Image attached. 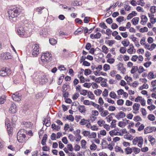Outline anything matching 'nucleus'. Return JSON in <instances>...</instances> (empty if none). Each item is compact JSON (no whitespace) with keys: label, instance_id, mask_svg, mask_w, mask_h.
<instances>
[{"label":"nucleus","instance_id":"nucleus-1","mask_svg":"<svg viewBox=\"0 0 156 156\" xmlns=\"http://www.w3.org/2000/svg\"><path fill=\"white\" fill-rule=\"evenodd\" d=\"M27 133V131L24 129H21L18 131L17 138L19 142L23 143L25 142L26 139V135Z\"/></svg>","mask_w":156,"mask_h":156},{"label":"nucleus","instance_id":"nucleus-2","mask_svg":"<svg viewBox=\"0 0 156 156\" xmlns=\"http://www.w3.org/2000/svg\"><path fill=\"white\" fill-rule=\"evenodd\" d=\"M21 11V9L19 7H16L9 9L8 11V16L9 19L10 17L14 18L17 17Z\"/></svg>","mask_w":156,"mask_h":156},{"label":"nucleus","instance_id":"nucleus-3","mask_svg":"<svg viewBox=\"0 0 156 156\" xmlns=\"http://www.w3.org/2000/svg\"><path fill=\"white\" fill-rule=\"evenodd\" d=\"M17 32L18 35L21 37H28L30 36V34H27L24 26L18 27L17 29Z\"/></svg>","mask_w":156,"mask_h":156},{"label":"nucleus","instance_id":"nucleus-4","mask_svg":"<svg viewBox=\"0 0 156 156\" xmlns=\"http://www.w3.org/2000/svg\"><path fill=\"white\" fill-rule=\"evenodd\" d=\"M52 55L50 53L46 52L43 53L41 56V60L44 63L48 62L51 58Z\"/></svg>","mask_w":156,"mask_h":156},{"label":"nucleus","instance_id":"nucleus-5","mask_svg":"<svg viewBox=\"0 0 156 156\" xmlns=\"http://www.w3.org/2000/svg\"><path fill=\"white\" fill-rule=\"evenodd\" d=\"M11 70L9 69L3 68L0 69V76H4L11 73Z\"/></svg>","mask_w":156,"mask_h":156},{"label":"nucleus","instance_id":"nucleus-6","mask_svg":"<svg viewBox=\"0 0 156 156\" xmlns=\"http://www.w3.org/2000/svg\"><path fill=\"white\" fill-rule=\"evenodd\" d=\"M32 52V55L35 57L37 56L39 53V46L37 44H35Z\"/></svg>","mask_w":156,"mask_h":156},{"label":"nucleus","instance_id":"nucleus-7","mask_svg":"<svg viewBox=\"0 0 156 156\" xmlns=\"http://www.w3.org/2000/svg\"><path fill=\"white\" fill-rule=\"evenodd\" d=\"M17 108L16 105L14 103H12L9 108V112L12 114H14L17 111Z\"/></svg>","mask_w":156,"mask_h":156},{"label":"nucleus","instance_id":"nucleus-8","mask_svg":"<svg viewBox=\"0 0 156 156\" xmlns=\"http://www.w3.org/2000/svg\"><path fill=\"white\" fill-rule=\"evenodd\" d=\"M5 124L7 127V130L8 134L9 135L12 134L13 131L12 128L11 126V125L9 123V122L8 119H6L5 122Z\"/></svg>","mask_w":156,"mask_h":156},{"label":"nucleus","instance_id":"nucleus-9","mask_svg":"<svg viewBox=\"0 0 156 156\" xmlns=\"http://www.w3.org/2000/svg\"><path fill=\"white\" fill-rule=\"evenodd\" d=\"M156 128L153 126H149L146 127L144 129V133L147 134L152 132L153 131H155Z\"/></svg>","mask_w":156,"mask_h":156},{"label":"nucleus","instance_id":"nucleus-10","mask_svg":"<svg viewBox=\"0 0 156 156\" xmlns=\"http://www.w3.org/2000/svg\"><path fill=\"white\" fill-rule=\"evenodd\" d=\"M12 97L14 101H20L21 99L20 95H19V93L17 92L13 94L12 95Z\"/></svg>","mask_w":156,"mask_h":156},{"label":"nucleus","instance_id":"nucleus-11","mask_svg":"<svg viewBox=\"0 0 156 156\" xmlns=\"http://www.w3.org/2000/svg\"><path fill=\"white\" fill-rule=\"evenodd\" d=\"M1 56L4 59H11L12 57L11 54L9 52L2 53L1 54Z\"/></svg>","mask_w":156,"mask_h":156},{"label":"nucleus","instance_id":"nucleus-12","mask_svg":"<svg viewBox=\"0 0 156 156\" xmlns=\"http://www.w3.org/2000/svg\"><path fill=\"white\" fill-rule=\"evenodd\" d=\"M109 133L112 136H113L114 135L122 136L123 135L120 132H118L115 129H113L110 131L109 132Z\"/></svg>","mask_w":156,"mask_h":156},{"label":"nucleus","instance_id":"nucleus-13","mask_svg":"<svg viewBox=\"0 0 156 156\" xmlns=\"http://www.w3.org/2000/svg\"><path fill=\"white\" fill-rule=\"evenodd\" d=\"M101 36V34L98 32L95 34H92L90 35V37L92 39H98L100 38Z\"/></svg>","mask_w":156,"mask_h":156},{"label":"nucleus","instance_id":"nucleus-14","mask_svg":"<svg viewBox=\"0 0 156 156\" xmlns=\"http://www.w3.org/2000/svg\"><path fill=\"white\" fill-rule=\"evenodd\" d=\"M126 116V114L123 112L121 111L118 113L116 116V118L118 119L124 118Z\"/></svg>","mask_w":156,"mask_h":156},{"label":"nucleus","instance_id":"nucleus-15","mask_svg":"<svg viewBox=\"0 0 156 156\" xmlns=\"http://www.w3.org/2000/svg\"><path fill=\"white\" fill-rule=\"evenodd\" d=\"M141 17L142 20L140 23L142 25H144L147 21V18L145 15H142Z\"/></svg>","mask_w":156,"mask_h":156},{"label":"nucleus","instance_id":"nucleus-16","mask_svg":"<svg viewBox=\"0 0 156 156\" xmlns=\"http://www.w3.org/2000/svg\"><path fill=\"white\" fill-rule=\"evenodd\" d=\"M78 110L81 113H85L86 112V109L84 105H79L78 107Z\"/></svg>","mask_w":156,"mask_h":156},{"label":"nucleus","instance_id":"nucleus-17","mask_svg":"<svg viewBox=\"0 0 156 156\" xmlns=\"http://www.w3.org/2000/svg\"><path fill=\"white\" fill-rule=\"evenodd\" d=\"M127 51L129 54H132L135 53L136 50L134 48V46L132 45V47H131L129 49H127Z\"/></svg>","mask_w":156,"mask_h":156},{"label":"nucleus","instance_id":"nucleus-18","mask_svg":"<svg viewBox=\"0 0 156 156\" xmlns=\"http://www.w3.org/2000/svg\"><path fill=\"white\" fill-rule=\"evenodd\" d=\"M140 106V105L139 104L135 103L133 105V108L135 111H137L139 110Z\"/></svg>","mask_w":156,"mask_h":156},{"label":"nucleus","instance_id":"nucleus-19","mask_svg":"<svg viewBox=\"0 0 156 156\" xmlns=\"http://www.w3.org/2000/svg\"><path fill=\"white\" fill-rule=\"evenodd\" d=\"M139 19V17H135L133 18L131 21L133 24L134 25H136L138 23Z\"/></svg>","mask_w":156,"mask_h":156},{"label":"nucleus","instance_id":"nucleus-20","mask_svg":"<svg viewBox=\"0 0 156 156\" xmlns=\"http://www.w3.org/2000/svg\"><path fill=\"white\" fill-rule=\"evenodd\" d=\"M138 146L141 147H142V144H143V140L142 137H138Z\"/></svg>","mask_w":156,"mask_h":156},{"label":"nucleus","instance_id":"nucleus-21","mask_svg":"<svg viewBox=\"0 0 156 156\" xmlns=\"http://www.w3.org/2000/svg\"><path fill=\"white\" fill-rule=\"evenodd\" d=\"M156 77V76L154 75L153 72H150L148 75V78L150 80Z\"/></svg>","mask_w":156,"mask_h":156},{"label":"nucleus","instance_id":"nucleus-22","mask_svg":"<svg viewBox=\"0 0 156 156\" xmlns=\"http://www.w3.org/2000/svg\"><path fill=\"white\" fill-rule=\"evenodd\" d=\"M44 6L40 7H37L36 9H34V11L36 10L37 12H38V14H41L42 13V10L44 9Z\"/></svg>","mask_w":156,"mask_h":156},{"label":"nucleus","instance_id":"nucleus-23","mask_svg":"<svg viewBox=\"0 0 156 156\" xmlns=\"http://www.w3.org/2000/svg\"><path fill=\"white\" fill-rule=\"evenodd\" d=\"M121 43L124 47H127L129 44V40L127 39L122 41Z\"/></svg>","mask_w":156,"mask_h":156},{"label":"nucleus","instance_id":"nucleus-24","mask_svg":"<svg viewBox=\"0 0 156 156\" xmlns=\"http://www.w3.org/2000/svg\"><path fill=\"white\" fill-rule=\"evenodd\" d=\"M88 122V120L85 119H83L81 120L80 122V124L81 125H84Z\"/></svg>","mask_w":156,"mask_h":156},{"label":"nucleus","instance_id":"nucleus-25","mask_svg":"<svg viewBox=\"0 0 156 156\" xmlns=\"http://www.w3.org/2000/svg\"><path fill=\"white\" fill-rule=\"evenodd\" d=\"M101 116L103 117H106L109 114V112L107 110H103L101 113Z\"/></svg>","mask_w":156,"mask_h":156},{"label":"nucleus","instance_id":"nucleus-26","mask_svg":"<svg viewBox=\"0 0 156 156\" xmlns=\"http://www.w3.org/2000/svg\"><path fill=\"white\" fill-rule=\"evenodd\" d=\"M51 128L52 129L58 131L61 128V127L59 126L56 125L55 124H52L51 125Z\"/></svg>","mask_w":156,"mask_h":156},{"label":"nucleus","instance_id":"nucleus-27","mask_svg":"<svg viewBox=\"0 0 156 156\" xmlns=\"http://www.w3.org/2000/svg\"><path fill=\"white\" fill-rule=\"evenodd\" d=\"M83 31V29L81 28H78L74 32V34L76 35H78L79 34H81Z\"/></svg>","mask_w":156,"mask_h":156},{"label":"nucleus","instance_id":"nucleus-28","mask_svg":"<svg viewBox=\"0 0 156 156\" xmlns=\"http://www.w3.org/2000/svg\"><path fill=\"white\" fill-rule=\"evenodd\" d=\"M6 96H2L0 97V104H2L4 103L6 100Z\"/></svg>","mask_w":156,"mask_h":156},{"label":"nucleus","instance_id":"nucleus-29","mask_svg":"<svg viewBox=\"0 0 156 156\" xmlns=\"http://www.w3.org/2000/svg\"><path fill=\"white\" fill-rule=\"evenodd\" d=\"M49 41L50 44L52 45L55 44L57 42L56 40L52 38H50Z\"/></svg>","mask_w":156,"mask_h":156},{"label":"nucleus","instance_id":"nucleus-30","mask_svg":"<svg viewBox=\"0 0 156 156\" xmlns=\"http://www.w3.org/2000/svg\"><path fill=\"white\" fill-rule=\"evenodd\" d=\"M148 140L151 143L154 144L155 142V139L151 136H149L148 137Z\"/></svg>","mask_w":156,"mask_h":156},{"label":"nucleus","instance_id":"nucleus-31","mask_svg":"<svg viewBox=\"0 0 156 156\" xmlns=\"http://www.w3.org/2000/svg\"><path fill=\"white\" fill-rule=\"evenodd\" d=\"M88 96L89 98L91 99H94V96L92 92L89 91L87 93Z\"/></svg>","mask_w":156,"mask_h":156},{"label":"nucleus","instance_id":"nucleus-32","mask_svg":"<svg viewBox=\"0 0 156 156\" xmlns=\"http://www.w3.org/2000/svg\"><path fill=\"white\" fill-rule=\"evenodd\" d=\"M138 70V68L137 66H133L131 70V73L132 74H133L136 72Z\"/></svg>","mask_w":156,"mask_h":156},{"label":"nucleus","instance_id":"nucleus-33","mask_svg":"<svg viewBox=\"0 0 156 156\" xmlns=\"http://www.w3.org/2000/svg\"><path fill=\"white\" fill-rule=\"evenodd\" d=\"M126 152L127 154H130L133 151V149L129 147H127L126 149Z\"/></svg>","mask_w":156,"mask_h":156},{"label":"nucleus","instance_id":"nucleus-34","mask_svg":"<svg viewBox=\"0 0 156 156\" xmlns=\"http://www.w3.org/2000/svg\"><path fill=\"white\" fill-rule=\"evenodd\" d=\"M147 118L149 120L151 121H153L155 119V116L153 115L152 114L149 115L148 116Z\"/></svg>","mask_w":156,"mask_h":156},{"label":"nucleus","instance_id":"nucleus-35","mask_svg":"<svg viewBox=\"0 0 156 156\" xmlns=\"http://www.w3.org/2000/svg\"><path fill=\"white\" fill-rule=\"evenodd\" d=\"M105 121L103 120H101L98 121L97 122L98 124L100 126H102L104 125Z\"/></svg>","mask_w":156,"mask_h":156},{"label":"nucleus","instance_id":"nucleus-36","mask_svg":"<svg viewBox=\"0 0 156 156\" xmlns=\"http://www.w3.org/2000/svg\"><path fill=\"white\" fill-rule=\"evenodd\" d=\"M102 51L105 54H107L108 52V48L105 45H103L102 47Z\"/></svg>","mask_w":156,"mask_h":156},{"label":"nucleus","instance_id":"nucleus-37","mask_svg":"<svg viewBox=\"0 0 156 156\" xmlns=\"http://www.w3.org/2000/svg\"><path fill=\"white\" fill-rule=\"evenodd\" d=\"M97 148V145L94 143H93L90 146V148L91 150L94 151L96 150Z\"/></svg>","mask_w":156,"mask_h":156},{"label":"nucleus","instance_id":"nucleus-38","mask_svg":"<svg viewBox=\"0 0 156 156\" xmlns=\"http://www.w3.org/2000/svg\"><path fill=\"white\" fill-rule=\"evenodd\" d=\"M102 91L100 89L95 90L94 91V94L97 96H99L102 93Z\"/></svg>","mask_w":156,"mask_h":156},{"label":"nucleus","instance_id":"nucleus-39","mask_svg":"<svg viewBox=\"0 0 156 156\" xmlns=\"http://www.w3.org/2000/svg\"><path fill=\"white\" fill-rule=\"evenodd\" d=\"M126 48L125 47H121L119 49V51L120 53L124 54L126 53Z\"/></svg>","mask_w":156,"mask_h":156},{"label":"nucleus","instance_id":"nucleus-40","mask_svg":"<svg viewBox=\"0 0 156 156\" xmlns=\"http://www.w3.org/2000/svg\"><path fill=\"white\" fill-rule=\"evenodd\" d=\"M96 133L95 132H92L91 133H90V135L88 137L89 138H94L96 137Z\"/></svg>","mask_w":156,"mask_h":156},{"label":"nucleus","instance_id":"nucleus-41","mask_svg":"<svg viewBox=\"0 0 156 156\" xmlns=\"http://www.w3.org/2000/svg\"><path fill=\"white\" fill-rule=\"evenodd\" d=\"M81 143L82 147L83 148L85 149V146L87 143L86 141L85 140H81Z\"/></svg>","mask_w":156,"mask_h":156},{"label":"nucleus","instance_id":"nucleus-42","mask_svg":"<svg viewBox=\"0 0 156 156\" xmlns=\"http://www.w3.org/2000/svg\"><path fill=\"white\" fill-rule=\"evenodd\" d=\"M109 96L112 98H115L116 97V95L114 92H111L109 94Z\"/></svg>","mask_w":156,"mask_h":156},{"label":"nucleus","instance_id":"nucleus-43","mask_svg":"<svg viewBox=\"0 0 156 156\" xmlns=\"http://www.w3.org/2000/svg\"><path fill=\"white\" fill-rule=\"evenodd\" d=\"M116 120L115 119L112 120L111 125L112 128H115L116 127Z\"/></svg>","mask_w":156,"mask_h":156},{"label":"nucleus","instance_id":"nucleus-44","mask_svg":"<svg viewBox=\"0 0 156 156\" xmlns=\"http://www.w3.org/2000/svg\"><path fill=\"white\" fill-rule=\"evenodd\" d=\"M91 71L89 69H86L84 70V74L86 76L89 75L91 73Z\"/></svg>","mask_w":156,"mask_h":156},{"label":"nucleus","instance_id":"nucleus-45","mask_svg":"<svg viewBox=\"0 0 156 156\" xmlns=\"http://www.w3.org/2000/svg\"><path fill=\"white\" fill-rule=\"evenodd\" d=\"M88 91L87 90H82L80 92V94L82 95L83 96H85L88 93Z\"/></svg>","mask_w":156,"mask_h":156},{"label":"nucleus","instance_id":"nucleus-46","mask_svg":"<svg viewBox=\"0 0 156 156\" xmlns=\"http://www.w3.org/2000/svg\"><path fill=\"white\" fill-rule=\"evenodd\" d=\"M66 118L68 120H69L71 121H73L74 120V117L72 115L67 116Z\"/></svg>","mask_w":156,"mask_h":156},{"label":"nucleus","instance_id":"nucleus-47","mask_svg":"<svg viewBox=\"0 0 156 156\" xmlns=\"http://www.w3.org/2000/svg\"><path fill=\"white\" fill-rule=\"evenodd\" d=\"M110 68L109 65L107 64H105L103 66L104 70L105 71H106L109 70L110 69Z\"/></svg>","mask_w":156,"mask_h":156},{"label":"nucleus","instance_id":"nucleus-48","mask_svg":"<svg viewBox=\"0 0 156 156\" xmlns=\"http://www.w3.org/2000/svg\"><path fill=\"white\" fill-rule=\"evenodd\" d=\"M97 108L99 110L100 113L104 110L103 106L101 105H98V106Z\"/></svg>","mask_w":156,"mask_h":156},{"label":"nucleus","instance_id":"nucleus-49","mask_svg":"<svg viewBox=\"0 0 156 156\" xmlns=\"http://www.w3.org/2000/svg\"><path fill=\"white\" fill-rule=\"evenodd\" d=\"M133 150V152L135 154L139 153L140 151V149L138 148L134 147Z\"/></svg>","mask_w":156,"mask_h":156},{"label":"nucleus","instance_id":"nucleus-50","mask_svg":"<svg viewBox=\"0 0 156 156\" xmlns=\"http://www.w3.org/2000/svg\"><path fill=\"white\" fill-rule=\"evenodd\" d=\"M151 12L153 13H154L156 11V6H153L151 7L150 9Z\"/></svg>","mask_w":156,"mask_h":156},{"label":"nucleus","instance_id":"nucleus-51","mask_svg":"<svg viewBox=\"0 0 156 156\" xmlns=\"http://www.w3.org/2000/svg\"><path fill=\"white\" fill-rule=\"evenodd\" d=\"M124 137L125 138L129 140H132L133 139L132 136L130 135H125Z\"/></svg>","mask_w":156,"mask_h":156},{"label":"nucleus","instance_id":"nucleus-52","mask_svg":"<svg viewBox=\"0 0 156 156\" xmlns=\"http://www.w3.org/2000/svg\"><path fill=\"white\" fill-rule=\"evenodd\" d=\"M115 61V59L112 58L108 59L107 60V62L110 64H112L114 63Z\"/></svg>","mask_w":156,"mask_h":156},{"label":"nucleus","instance_id":"nucleus-53","mask_svg":"<svg viewBox=\"0 0 156 156\" xmlns=\"http://www.w3.org/2000/svg\"><path fill=\"white\" fill-rule=\"evenodd\" d=\"M82 133L84 136H88L90 135V132L88 131H84Z\"/></svg>","mask_w":156,"mask_h":156},{"label":"nucleus","instance_id":"nucleus-54","mask_svg":"<svg viewBox=\"0 0 156 156\" xmlns=\"http://www.w3.org/2000/svg\"><path fill=\"white\" fill-rule=\"evenodd\" d=\"M140 31V32L143 33L145 32H147L148 31V28L146 27H144V28H141Z\"/></svg>","mask_w":156,"mask_h":156},{"label":"nucleus","instance_id":"nucleus-55","mask_svg":"<svg viewBox=\"0 0 156 156\" xmlns=\"http://www.w3.org/2000/svg\"><path fill=\"white\" fill-rule=\"evenodd\" d=\"M124 103V101L122 99H119L117 101V103L118 105H122Z\"/></svg>","mask_w":156,"mask_h":156},{"label":"nucleus","instance_id":"nucleus-56","mask_svg":"<svg viewBox=\"0 0 156 156\" xmlns=\"http://www.w3.org/2000/svg\"><path fill=\"white\" fill-rule=\"evenodd\" d=\"M133 120L136 121H141L142 119L139 116H137L134 118Z\"/></svg>","mask_w":156,"mask_h":156},{"label":"nucleus","instance_id":"nucleus-57","mask_svg":"<svg viewBox=\"0 0 156 156\" xmlns=\"http://www.w3.org/2000/svg\"><path fill=\"white\" fill-rule=\"evenodd\" d=\"M115 151L116 152H118L119 151H120V152L123 151H122V149H121V148L120 147H118V146H116L115 147Z\"/></svg>","mask_w":156,"mask_h":156},{"label":"nucleus","instance_id":"nucleus-58","mask_svg":"<svg viewBox=\"0 0 156 156\" xmlns=\"http://www.w3.org/2000/svg\"><path fill=\"white\" fill-rule=\"evenodd\" d=\"M156 47V44L153 43L151 45V47H150V48H148V50L150 51H151L153 50V49L155 48Z\"/></svg>","mask_w":156,"mask_h":156},{"label":"nucleus","instance_id":"nucleus-59","mask_svg":"<svg viewBox=\"0 0 156 156\" xmlns=\"http://www.w3.org/2000/svg\"><path fill=\"white\" fill-rule=\"evenodd\" d=\"M99 26L104 29H106L107 28V26L106 25L105 23L104 22L100 23Z\"/></svg>","mask_w":156,"mask_h":156},{"label":"nucleus","instance_id":"nucleus-60","mask_svg":"<svg viewBox=\"0 0 156 156\" xmlns=\"http://www.w3.org/2000/svg\"><path fill=\"white\" fill-rule=\"evenodd\" d=\"M138 72L139 73H142L144 71V68L142 66H140L139 67V69L138 70Z\"/></svg>","mask_w":156,"mask_h":156},{"label":"nucleus","instance_id":"nucleus-61","mask_svg":"<svg viewBox=\"0 0 156 156\" xmlns=\"http://www.w3.org/2000/svg\"><path fill=\"white\" fill-rule=\"evenodd\" d=\"M123 16H120L116 18V20L119 22H121L123 21Z\"/></svg>","mask_w":156,"mask_h":156},{"label":"nucleus","instance_id":"nucleus-62","mask_svg":"<svg viewBox=\"0 0 156 156\" xmlns=\"http://www.w3.org/2000/svg\"><path fill=\"white\" fill-rule=\"evenodd\" d=\"M155 106L154 105H151L147 107V108L150 111H152L155 108Z\"/></svg>","mask_w":156,"mask_h":156},{"label":"nucleus","instance_id":"nucleus-63","mask_svg":"<svg viewBox=\"0 0 156 156\" xmlns=\"http://www.w3.org/2000/svg\"><path fill=\"white\" fill-rule=\"evenodd\" d=\"M103 95L104 97H106L108 96V90L106 89H105L104 91L103 92Z\"/></svg>","mask_w":156,"mask_h":156},{"label":"nucleus","instance_id":"nucleus-64","mask_svg":"<svg viewBox=\"0 0 156 156\" xmlns=\"http://www.w3.org/2000/svg\"><path fill=\"white\" fill-rule=\"evenodd\" d=\"M103 79H104L103 78L100 77L97 78H96L95 81L97 83H99L100 81H102Z\"/></svg>","mask_w":156,"mask_h":156}]
</instances>
